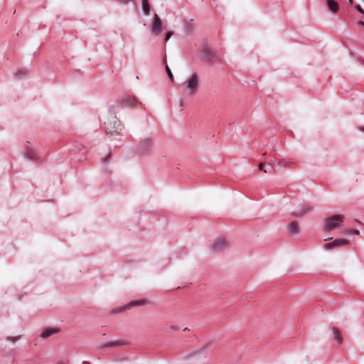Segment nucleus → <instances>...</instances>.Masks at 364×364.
Returning <instances> with one entry per match:
<instances>
[{
  "mask_svg": "<svg viewBox=\"0 0 364 364\" xmlns=\"http://www.w3.org/2000/svg\"><path fill=\"white\" fill-rule=\"evenodd\" d=\"M162 30V22L160 18V17L155 14L151 23V31L153 33H154L156 36H158L160 34Z\"/></svg>",
  "mask_w": 364,
  "mask_h": 364,
  "instance_id": "423d86ee",
  "label": "nucleus"
},
{
  "mask_svg": "<svg viewBox=\"0 0 364 364\" xmlns=\"http://www.w3.org/2000/svg\"><path fill=\"white\" fill-rule=\"evenodd\" d=\"M359 24L362 25V26H364V21H359Z\"/></svg>",
  "mask_w": 364,
  "mask_h": 364,
  "instance_id": "bb28decb",
  "label": "nucleus"
},
{
  "mask_svg": "<svg viewBox=\"0 0 364 364\" xmlns=\"http://www.w3.org/2000/svg\"><path fill=\"white\" fill-rule=\"evenodd\" d=\"M259 170L263 171L264 173H267V172H269L270 171H267L266 169H264V165L262 162H261L259 164Z\"/></svg>",
  "mask_w": 364,
  "mask_h": 364,
  "instance_id": "4be33fe9",
  "label": "nucleus"
},
{
  "mask_svg": "<svg viewBox=\"0 0 364 364\" xmlns=\"http://www.w3.org/2000/svg\"><path fill=\"white\" fill-rule=\"evenodd\" d=\"M82 364H89V363L87 361H83Z\"/></svg>",
  "mask_w": 364,
  "mask_h": 364,
  "instance_id": "c85d7f7f",
  "label": "nucleus"
},
{
  "mask_svg": "<svg viewBox=\"0 0 364 364\" xmlns=\"http://www.w3.org/2000/svg\"><path fill=\"white\" fill-rule=\"evenodd\" d=\"M141 4H142L141 5L142 11H143L144 14L145 15H149L150 10H151V6L149 5V1L148 0H141Z\"/></svg>",
  "mask_w": 364,
  "mask_h": 364,
  "instance_id": "dca6fc26",
  "label": "nucleus"
},
{
  "mask_svg": "<svg viewBox=\"0 0 364 364\" xmlns=\"http://www.w3.org/2000/svg\"><path fill=\"white\" fill-rule=\"evenodd\" d=\"M344 217L343 215H333L325 220L324 230L331 232L341 226Z\"/></svg>",
  "mask_w": 364,
  "mask_h": 364,
  "instance_id": "f257e3e1",
  "label": "nucleus"
},
{
  "mask_svg": "<svg viewBox=\"0 0 364 364\" xmlns=\"http://www.w3.org/2000/svg\"><path fill=\"white\" fill-rule=\"evenodd\" d=\"M171 328L173 330V331H177L178 329V327L177 326H171Z\"/></svg>",
  "mask_w": 364,
  "mask_h": 364,
  "instance_id": "a878e982",
  "label": "nucleus"
},
{
  "mask_svg": "<svg viewBox=\"0 0 364 364\" xmlns=\"http://www.w3.org/2000/svg\"><path fill=\"white\" fill-rule=\"evenodd\" d=\"M28 73V71L25 68H21L17 70L16 73V76L18 78H21L26 76Z\"/></svg>",
  "mask_w": 364,
  "mask_h": 364,
  "instance_id": "a211bd4d",
  "label": "nucleus"
},
{
  "mask_svg": "<svg viewBox=\"0 0 364 364\" xmlns=\"http://www.w3.org/2000/svg\"><path fill=\"white\" fill-rule=\"evenodd\" d=\"M348 1H349V3H350V4H353V0H348Z\"/></svg>",
  "mask_w": 364,
  "mask_h": 364,
  "instance_id": "cd10ccee",
  "label": "nucleus"
},
{
  "mask_svg": "<svg viewBox=\"0 0 364 364\" xmlns=\"http://www.w3.org/2000/svg\"><path fill=\"white\" fill-rule=\"evenodd\" d=\"M166 71L167 75H168L170 80L173 81V74H172L169 67L167 65H166Z\"/></svg>",
  "mask_w": 364,
  "mask_h": 364,
  "instance_id": "6ab92c4d",
  "label": "nucleus"
},
{
  "mask_svg": "<svg viewBox=\"0 0 364 364\" xmlns=\"http://www.w3.org/2000/svg\"><path fill=\"white\" fill-rule=\"evenodd\" d=\"M145 303V301L144 300H139V301H134L129 303V306H134V305H142Z\"/></svg>",
  "mask_w": 364,
  "mask_h": 364,
  "instance_id": "aec40b11",
  "label": "nucleus"
},
{
  "mask_svg": "<svg viewBox=\"0 0 364 364\" xmlns=\"http://www.w3.org/2000/svg\"><path fill=\"white\" fill-rule=\"evenodd\" d=\"M24 155L30 160L37 161L38 159L36 150L29 147L26 148Z\"/></svg>",
  "mask_w": 364,
  "mask_h": 364,
  "instance_id": "9b49d317",
  "label": "nucleus"
},
{
  "mask_svg": "<svg viewBox=\"0 0 364 364\" xmlns=\"http://www.w3.org/2000/svg\"><path fill=\"white\" fill-rule=\"evenodd\" d=\"M229 245L228 242L224 237H219L215 240L210 247V250L215 253L223 252L228 249Z\"/></svg>",
  "mask_w": 364,
  "mask_h": 364,
  "instance_id": "20e7f679",
  "label": "nucleus"
},
{
  "mask_svg": "<svg viewBox=\"0 0 364 364\" xmlns=\"http://www.w3.org/2000/svg\"><path fill=\"white\" fill-rule=\"evenodd\" d=\"M122 103L125 105L134 107L136 105L135 100L132 97H128L122 100Z\"/></svg>",
  "mask_w": 364,
  "mask_h": 364,
  "instance_id": "f3484780",
  "label": "nucleus"
},
{
  "mask_svg": "<svg viewBox=\"0 0 364 364\" xmlns=\"http://www.w3.org/2000/svg\"><path fill=\"white\" fill-rule=\"evenodd\" d=\"M345 233L346 235H358L359 231L358 230L351 229V230H347Z\"/></svg>",
  "mask_w": 364,
  "mask_h": 364,
  "instance_id": "412c9836",
  "label": "nucleus"
},
{
  "mask_svg": "<svg viewBox=\"0 0 364 364\" xmlns=\"http://www.w3.org/2000/svg\"><path fill=\"white\" fill-rule=\"evenodd\" d=\"M173 34V33L172 31L167 32L165 36V42H167Z\"/></svg>",
  "mask_w": 364,
  "mask_h": 364,
  "instance_id": "5701e85b",
  "label": "nucleus"
},
{
  "mask_svg": "<svg viewBox=\"0 0 364 364\" xmlns=\"http://www.w3.org/2000/svg\"><path fill=\"white\" fill-rule=\"evenodd\" d=\"M112 122H104V125H105V132L107 134H113L114 133H117V129H119V123L116 120L114 119V122H113V127H112Z\"/></svg>",
  "mask_w": 364,
  "mask_h": 364,
  "instance_id": "0eeeda50",
  "label": "nucleus"
},
{
  "mask_svg": "<svg viewBox=\"0 0 364 364\" xmlns=\"http://www.w3.org/2000/svg\"><path fill=\"white\" fill-rule=\"evenodd\" d=\"M289 233L292 235H296L299 232V228L296 221L291 222L288 227Z\"/></svg>",
  "mask_w": 364,
  "mask_h": 364,
  "instance_id": "4468645a",
  "label": "nucleus"
},
{
  "mask_svg": "<svg viewBox=\"0 0 364 364\" xmlns=\"http://www.w3.org/2000/svg\"><path fill=\"white\" fill-rule=\"evenodd\" d=\"M326 4L329 11L331 12L336 13L338 11L339 6L335 0H326Z\"/></svg>",
  "mask_w": 364,
  "mask_h": 364,
  "instance_id": "f8f14e48",
  "label": "nucleus"
},
{
  "mask_svg": "<svg viewBox=\"0 0 364 364\" xmlns=\"http://www.w3.org/2000/svg\"><path fill=\"white\" fill-rule=\"evenodd\" d=\"M127 343V342L125 341H122V340H119V341H110V342H107V343H101L100 345H99V348L100 349H105V348H114V347H117V346H124Z\"/></svg>",
  "mask_w": 364,
  "mask_h": 364,
  "instance_id": "6e6552de",
  "label": "nucleus"
},
{
  "mask_svg": "<svg viewBox=\"0 0 364 364\" xmlns=\"http://www.w3.org/2000/svg\"><path fill=\"white\" fill-rule=\"evenodd\" d=\"M126 308H127V306H124L120 310L122 311V310L125 309Z\"/></svg>",
  "mask_w": 364,
  "mask_h": 364,
  "instance_id": "2f4dec72",
  "label": "nucleus"
},
{
  "mask_svg": "<svg viewBox=\"0 0 364 364\" xmlns=\"http://www.w3.org/2000/svg\"><path fill=\"white\" fill-rule=\"evenodd\" d=\"M349 243V240L346 239H336L331 242L325 245L326 249H332L336 247L345 246Z\"/></svg>",
  "mask_w": 364,
  "mask_h": 364,
  "instance_id": "1a4fd4ad",
  "label": "nucleus"
},
{
  "mask_svg": "<svg viewBox=\"0 0 364 364\" xmlns=\"http://www.w3.org/2000/svg\"><path fill=\"white\" fill-rule=\"evenodd\" d=\"M19 338V336H17V337H9L8 339L10 340V341H16L18 338Z\"/></svg>",
  "mask_w": 364,
  "mask_h": 364,
  "instance_id": "393cba45",
  "label": "nucleus"
},
{
  "mask_svg": "<svg viewBox=\"0 0 364 364\" xmlns=\"http://www.w3.org/2000/svg\"><path fill=\"white\" fill-rule=\"evenodd\" d=\"M201 58L203 61L210 63L215 59V53L209 47H205L200 50Z\"/></svg>",
  "mask_w": 364,
  "mask_h": 364,
  "instance_id": "39448f33",
  "label": "nucleus"
},
{
  "mask_svg": "<svg viewBox=\"0 0 364 364\" xmlns=\"http://www.w3.org/2000/svg\"><path fill=\"white\" fill-rule=\"evenodd\" d=\"M60 331V329L59 328H57V327H53V328H45L41 334V337L43 338H46L55 333H57Z\"/></svg>",
  "mask_w": 364,
  "mask_h": 364,
  "instance_id": "9d476101",
  "label": "nucleus"
},
{
  "mask_svg": "<svg viewBox=\"0 0 364 364\" xmlns=\"http://www.w3.org/2000/svg\"><path fill=\"white\" fill-rule=\"evenodd\" d=\"M57 364H64L63 362H58Z\"/></svg>",
  "mask_w": 364,
  "mask_h": 364,
  "instance_id": "72a5a7b5",
  "label": "nucleus"
},
{
  "mask_svg": "<svg viewBox=\"0 0 364 364\" xmlns=\"http://www.w3.org/2000/svg\"><path fill=\"white\" fill-rule=\"evenodd\" d=\"M311 210V207L308 205H304L299 211L295 212L297 217H301L309 213Z\"/></svg>",
  "mask_w": 364,
  "mask_h": 364,
  "instance_id": "2eb2a0df",
  "label": "nucleus"
},
{
  "mask_svg": "<svg viewBox=\"0 0 364 364\" xmlns=\"http://www.w3.org/2000/svg\"><path fill=\"white\" fill-rule=\"evenodd\" d=\"M356 10L360 13L361 14L364 15V10L362 9V7L360 5H357L355 6Z\"/></svg>",
  "mask_w": 364,
  "mask_h": 364,
  "instance_id": "b1692460",
  "label": "nucleus"
},
{
  "mask_svg": "<svg viewBox=\"0 0 364 364\" xmlns=\"http://www.w3.org/2000/svg\"><path fill=\"white\" fill-rule=\"evenodd\" d=\"M188 331V328L187 327H186L185 328H183V331Z\"/></svg>",
  "mask_w": 364,
  "mask_h": 364,
  "instance_id": "7c9ffc66",
  "label": "nucleus"
},
{
  "mask_svg": "<svg viewBox=\"0 0 364 364\" xmlns=\"http://www.w3.org/2000/svg\"><path fill=\"white\" fill-rule=\"evenodd\" d=\"M360 130H362L363 132H364V127H362L360 128Z\"/></svg>",
  "mask_w": 364,
  "mask_h": 364,
  "instance_id": "473e14b6",
  "label": "nucleus"
},
{
  "mask_svg": "<svg viewBox=\"0 0 364 364\" xmlns=\"http://www.w3.org/2000/svg\"><path fill=\"white\" fill-rule=\"evenodd\" d=\"M199 85V77L197 73H193L184 82V86L187 89L188 96H192L197 92Z\"/></svg>",
  "mask_w": 364,
  "mask_h": 364,
  "instance_id": "f03ea898",
  "label": "nucleus"
},
{
  "mask_svg": "<svg viewBox=\"0 0 364 364\" xmlns=\"http://www.w3.org/2000/svg\"><path fill=\"white\" fill-rule=\"evenodd\" d=\"M332 333L333 334L334 340L338 343L341 344L343 342L342 336L339 329L336 327L332 328Z\"/></svg>",
  "mask_w": 364,
  "mask_h": 364,
  "instance_id": "ddd939ff",
  "label": "nucleus"
},
{
  "mask_svg": "<svg viewBox=\"0 0 364 364\" xmlns=\"http://www.w3.org/2000/svg\"><path fill=\"white\" fill-rule=\"evenodd\" d=\"M270 170H271V171H272V170H273V166H271V167H270Z\"/></svg>",
  "mask_w": 364,
  "mask_h": 364,
  "instance_id": "f704fd0d",
  "label": "nucleus"
},
{
  "mask_svg": "<svg viewBox=\"0 0 364 364\" xmlns=\"http://www.w3.org/2000/svg\"><path fill=\"white\" fill-rule=\"evenodd\" d=\"M331 239H332V238H331V237H330V238L325 239V240H326V241H329V240H331Z\"/></svg>",
  "mask_w": 364,
  "mask_h": 364,
  "instance_id": "c756f323",
  "label": "nucleus"
},
{
  "mask_svg": "<svg viewBox=\"0 0 364 364\" xmlns=\"http://www.w3.org/2000/svg\"><path fill=\"white\" fill-rule=\"evenodd\" d=\"M153 150V140L151 138H145L138 144L137 151L140 155L145 156Z\"/></svg>",
  "mask_w": 364,
  "mask_h": 364,
  "instance_id": "7ed1b4c3",
  "label": "nucleus"
}]
</instances>
